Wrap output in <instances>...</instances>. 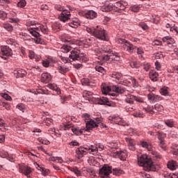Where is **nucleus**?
<instances>
[{
	"label": "nucleus",
	"instance_id": "nucleus-1",
	"mask_svg": "<svg viewBox=\"0 0 178 178\" xmlns=\"http://www.w3.org/2000/svg\"><path fill=\"white\" fill-rule=\"evenodd\" d=\"M138 165L143 166L144 170H146V172H155L156 170L152 159L146 154H143L138 157Z\"/></svg>",
	"mask_w": 178,
	"mask_h": 178
},
{
	"label": "nucleus",
	"instance_id": "nucleus-2",
	"mask_svg": "<svg viewBox=\"0 0 178 178\" xmlns=\"http://www.w3.org/2000/svg\"><path fill=\"white\" fill-rule=\"evenodd\" d=\"M86 31L89 33V34H91V35H93V37L102 40V41H108L109 40L106 31L100 26L92 28L86 27Z\"/></svg>",
	"mask_w": 178,
	"mask_h": 178
},
{
	"label": "nucleus",
	"instance_id": "nucleus-3",
	"mask_svg": "<svg viewBox=\"0 0 178 178\" xmlns=\"http://www.w3.org/2000/svg\"><path fill=\"white\" fill-rule=\"evenodd\" d=\"M92 95V92L84 90L83 92V97L86 99V101H89V102H92V104H98L99 105H106V104H109V99L106 97H91Z\"/></svg>",
	"mask_w": 178,
	"mask_h": 178
},
{
	"label": "nucleus",
	"instance_id": "nucleus-4",
	"mask_svg": "<svg viewBox=\"0 0 178 178\" xmlns=\"http://www.w3.org/2000/svg\"><path fill=\"white\" fill-rule=\"evenodd\" d=\"M82 118L86 123V129H85V131H87V130H92V129H95V127H98L102 124V118H97L92 120L91 119L90 115L88 113H83Z\"/></svg>",
	"mask_w": 178,
	"mask_h": 178
},
{
	"label": "nucleus",
	"instance_id": "nucleus-5",
	"mask_svg": "<svg viewBox=\"0 0 178 178\" xmlns=\"http://www.w3.org/2000/svg\"><path fill=\"white\" fill-rule=\"evenodd\" d=\"M113 90L117 94H123L126 91V88L122 86H113L112 88L104 85L102 86V92L104 95H108V97H116V93H109Z\"/></svg>",
	"mask_w": 178,
	"mask_h": 178
},
{
	"label": "nucleus",
	"instance_id": "nucleus-6",
	"mask_svg": "<svg viewBox=\"0 0 178 178\" xmlns=\"http://www.w3.org/2000/svg\"><path fill=\"white\" fill-rule=\"evenodd\" d=\"M128 3L126 1H118L113 4H108L102 8L103 12H111V10H115V12H120V10H124Z\"/></svg>",
	"mask_w": 178,
	"mask_h": 178
},
{
	"label": "nucleus",
	"instance_id": "nucleus-7",
	"mask_svg": "<svg viewBox=\"0 0 178 178\" xmlns=\"http://www.w3.org/2000/svg\"><path fill=\"white\" fill-rule=\"evenodd\" d=\"M69 58L74 60V62H76V60H79V62H87V60H88L87 56L81 53L80 50L77 49H74L71 51Z\"/></svg>",
	"mask_w": 178,
	"mask_h": 178
},
{
	"label": "nucleus",
	"instance_id": "nucleus-8",
	"mask_svg": "<svg viewBox=\"0 0 178 178\" xmlns=\"http://www.w3.org/2000/svg\"><path fill=\"white\" fill-rule=\"evenodd\" d=\"M112 173V166L105 164L99 169V175L102 178H108L109 175Z\"/></svg>",
	"mask_w": 178,
	"mask_h": 178
},
{
	"label": "nucleus",
	"instance_id": "nucleus-9",
	"mask_svg": "<svg viewBox=\"0 0 178 178\" xmlns=\"http://www.w3.org/2000/svg\"><path fill=\"white\" fill-rule=\"evenodd\" d=\"M110 76L118 83V84H122V86H127V82L123 80V75L119 72H114L110 74Z\"/></svg>",
	"mask_w": 178,
	"mask_h": 178
},
{
	"label": "nucleus",
	"instance_id": "nucleus-10",
	"mask_svg": "<svg viewBox=\"0 0 178 178\" xmlns=\"http://www.w3.org/2000/svg\"><path fill=\"white\" fill-rule=\"evenodd\" d=\"M108 120L111 123H115V124H120V126H128L127 123L123 118L119 116L112 115L108 117Z\"/></svg>",
	"mask_w": 178,
	"mask_h": 178
},
{
	"label": "nucleus",
	"instance_id": "nucleus-11",
	"mask_svg": "<svg viewBox=\"0 0 178 178\" xmlns=\"http://www.w3.org/2000/svg\"><path fill=\"white\" fill-rule=\"evenodd\" d=\"M19 173H22L27 178H31V174L33 173V168L28 165H20Z\"/></svg>",
	"mask_w": 178,
	"mask_h": 178
},
{
	"label": "nucleus",
	"instance_id": "nucleus-12",
	"mask_svg": "<svg viewBox=\"0 0 178 178\" xmlns=\"http://www.w3.org/2000/svg\"><path fill=\"white\" fill-rule=\"evenodd\" d=\"M140 145L143 147V148H145L152 155H154L156 158H161V156H158L156 154V152L154 150V147H152V145L150 143H148L145 141L140 142Z\"/></svg>",
	"mask_w": 178,
	"mask_h": 178
},
{
	"label": "nucleus",
	"instance_id": "nucleus-13",
	"mask_svg": "<svg viewBox=\"0 0 178 178\" xmlns=\"http://www.w3.org/2000/svg\"><path fill=\"white\" fill-rule=\"evenodd\" d=\"M111 59L112 60H120V55L119 54V53L112 52L110 55L107 54L103 56V60L108 61L111 60Z\"/></svg>",
	"mask_w": 178,
	"mask_h": 178
},
{
	"label": "nucleus",
	"instance_id": "nucleus-14",
	"mask_svg": "<svg viewBox=\"0 0 178 178\" xmlns=\"http://www.w3.org/2000/svg\"><path fill=\"white\" fill-rule=\"evenodd\" d=\"M147 99L150 104H155V102H159V101H162L163 97L154 93H150L147 95Z\"/></svg>",
	"mask_w": 178,
	"mask_h": 178
},
{
	"label": "nucleus",
	"instance_id": "nucleus-15",
	"mask_svg": "<svg viewBox=\"0 0 178 178\" xmlns=\"http://www.w3.org/2000/svg\"><path fill=\"white\" fill-rule=\"evenodd\" d=\"M123 48L124 51H127V52H129V54H133L134 50L137 49V47L134 46L129 41L125 42L124 44H123Z\"/></svg>",
	"mask_w": 178,
	"mask_h": 178
},
{
	"label": "nucleus",
	"instance_id": "nucleus-16",
	"mask_svg": "<svg viewBox=\"0 0 178 178\" xmlns=\"http://www.w3.org/2000/svg\"><path fill=\"white\" fill-rule=\"evenodd\" d=\"M58 19L60 20V22H67L69 19H70V12L67 10H63L61 14L58 16Z\"/></svg>",
	"mask_w": 178,
	"mask_h": 178
},
{
	"label": "nucleus",
	"instance_id": "nucleus-17",
	"mask_svg": "<svg viewBox=\"0 0 178 178\" xmlns=\"http://www.w3.org/2000/svg\"><path fill=\"white\" fill-rule=\"evenodd\" d=\"M125 140L127 143L129 149L136 151V140L130 137L125 138Z\"/></svg>",
	"mask_w": 178,
	"mask_h": 178
},
{
	"label": "nucleus",
	"instance_id": "nucleus-18",
	"mask_svg": "<svg viewBox=\"0 0 178 178\" xmlns=\"http://www.w3.org/2000/svg\"><path fill=\"white\" fill-rule=\"evenodd\" d=\"M87 151H88V148L87 147H80L77 148L76 149V154L79 159H80V158H83V156L87 154Z\"/></svg>",
	"mask_w": 178,
	"mask_h": 178
},
{
	"label": "nucleus",
	"instance_id": "nucleus-19",
	"mask_svg": "<svg viewBox=\"0 0 178 178\" xmlns=\"http://www.w3.org/2000/svg\"><path fill=\"white\" fill-rule=\"evenodd\" d=\"M114 154L115 156L119 158L121 161H126V158L129 156V154H127V150L117 151Z\"/></svg>",
	"mask_w": 178,
	"mask_h": 178
},
{
	"label": "nucleus",
	"instance_id": "nucleus-20",
	"mask_svg": "<svg viewBox=\"0 0 178 178\" xmlns=\"http://www.w3.org/2000/svg\"><path fill=\"white\" fill-rule=\"evenodd\" d=\"M52 80V76L48 72L42 73L41 75V81L42 83H49Z\"/></svg>",
	"mask_w": 178,
	"mask_h": 178
},
{
	"label": "nucleus",
	"instance_id": "nucleus-21",
	"mask_svg": "<svg viewBox=\"0 0 178 178\" xmlns=\"http://www.w3.org/2000/svg\"><path fill=\"white\" fill-rule=\"evenodd\" d=\"M97 16V13L92 10H90L85 13V17L86 19H89L90 20H94V19H96Z\"/></svg>",
	"mask_w": 178,
	"mask_h": 178
},
{
	"label": "nucleus",
	"instance_id": "nucleus-22",
	"mask_svg": "<svg viewBox=\"0 0 178 178\" xmlns=\"http://www.w3.org/2000/svg\"><path fill=\"white\" fill-rule=\"evenodd\" d=\"M14 74L15 77H17V79L22 78L27 75V72H26V70H24L19 69V70H17V71H15Z\"/></svg>",
	"mask_w": 178,
	"mask_h": 178
},
{
	"label": "nucleus",
	"instance_id": "nucleus-23",
	"mask_svg": "<svg viewBox=\"0 0 178 178\" xmlns=\"http://www.w3.org/2000/svg\"><path fill=\"white\" fill-rule=\"evenodd\" d=\"M1 52L4 56H10L12 55V49L8 46L1 47Z\"/></svg>",
	"mask_w": 178,
	"mask_h": 178
},
{
	"label": "nucleus",
	"instance_id": "nucleus-24",
	"mask_svg": "<svg viewBox=\"0 0 178 178\" xmlns=\"http://www.w3.org/2000/svg\"><path fill=\"white\" fill-rule=\"evenodd\" d=\"M57 70L61 74H65V73H67V72H69V67H67L66 65H62L60 64H58V65L57 67Z\"/></svg>",
	"mask_w": 178,
	"mask_h": 178
},
{
	"label": "nucleus",
	"instance_id": "nucleus-25",
	"mask_svg": "<svg viewBox=\"0 0 178 178\" xmlns=\"http://www.w3.org/2000/svg\"><path fill=\"white\" fill-rule=\"evenodd\" d=\"M167 166L168 169H170V170H176L178 168V164L175 161H168Z\"/></svg>",
	"mask_w": 178,
	"mask_h": 178
},
{
	"label": "nucleus",
	"instance_id": "nucleus-26",
	"mask_svg": "<svg viewBox=\"0 0 178 178\" xmlns=\"http://www.w3.org/2000/svg\"><path fill=\"white\" fill-rule=\"evenodd\" d=\"M163 42H166L168 45H172V44H175V39H173L170 36H165L162 38Z\"/></svg>",
	"mask_w": 178,
	"mask_h": 178
},
{
	"label": "nucleus",
	"instance_id": "nucleus-27",
	"mask_svg": "<svg viewBox=\"0 0 178 178\" xmlns=\"http://www.w3.org/2000/svg\"><path fill=\"white\" fill-rule=\"evenodd\" d=\"M149 79L152 80V81H156V79H158V76H159L158 74V72H156L155 70H151L149 73Z\"/></svg>",
	"mask_w": 178,
	"mask_h": 178
},
{
	"label": "nucleus",
	"instance_id": "nucleus-28",
	"mask_svg": "<svg viewBox=\"0 0 178 178\" xmlns=\"http://www.w3.org/2000/svg\"><path fill=\"white\" fill-rule=\"evenodd\" d=\"M143 111H145L147 113H151L152 115L155 113V111H154V106H149L147 105V107L143 106Z\"/></svg>",
	"mask_w": 178,
	"mask_h": 178
},
{
	"label": "nucleus",
	"instance_id": "nucleus-29",
	"mask_svg": "<svg viewBox=\"0 0 178 178\" xmlns=\"http://www.w3.org/2000/svg\"><path fill=\"white\" fill-rule=\"evenodd\" d=\"M129 65L132 69H139L141 67L140 61H131Z\"/></svg>",
	"mask_w": 178,
	"mask_h": 178
},
{
	"label": "nucleus",
	"instance_id": "nucleus-30",
	"mask_svg": "<svg viewBox=\"0 0 178 178\" xmlns=\"http://www.w3.org/2000/svg\"><path fill=\"white\" fill-rule=\"evenodd\" d=\"M84 129H80L79 128H72V131L74 134H76V136H81L83 134V131H84Z\"/></svg>",
	"mask_w": 178,
	"mask_h": 178
},
{
	"label": "nucleus",
	"instance_id": "nucleus-31",
	"mask_svg": "<svg viewBox=\"0 0 178 178\" xmlns=\"http://www.w3.org/2000/svg\"><path fill=\"white\" fill-rule=\"evenodd\" d=\"M131 99H134V101H136V102H140L141 104H144L145 105H147V102H144V99L143 97H137V96H131Z\"/></svg>",
	"mask_w": 178,
	"mask_h": 178
},
{
	"label": "nucleus",
	"instance_id": "nucleus-32",
	"mask_svg": "<svg viewBox=\"0 0 178 178\" xmlns=\"http://www.w3.org/2000/svg\"><path fill=\"white\" fill-rule=\"evenodd\" d=\"M61 41H63V42H70L72 44V37L69 35H64L61 36Z\"/></svg>",
	"mask_w": 178,
	"mask_h": 178
},
{
	"label": "nucleus",
	"instance_id": "nucleus-33",
	"mask_svg": "<svg viewBox=\"0 0 178 178\" xmlns=\"http://www.w3.org/2000/svg\"><path fill=\"white\" fill-rule=\"evenodd\" d=\"M60 49H61V52H63L64 54H67V52H70V51H72V47L64 44L60 48Z\"/></svg>",
	"mask_w": 178,
	"mask_h": 178
},
{
	"label": "nucleus",
	"instance_id": "nucleus-34",
	"mask_svg": "<svg viewBox=\"0 0 178 178\" xmlns=\"http://www.w3.org/2000/svg\"><path fill=\"white\" fill-rule=\"evenodd\" d=\"M160 94H161V95H168V94H169V88L164 86L162 88L160 89Z\"/></svg>",
	"mask_w": 178,
	"mask_h": 178
},
{
	"label": "nucleus",
	"instance_id": "nucleus-35",
	"mask_svg": "<svg viewBox=\"0 0 178 178\" xmlns=\"http://www.w3.org/2000/svg\"><path fill=\"white\" fill-rule=\"evenodd\" d=\"M165 137H166V134L163 132H158V138L159 141H165Z\"/></svg>",
	"mask_w": 178,
	"mask_h": 178
},
{
	"label": "nucleus",
	"instance_id": "nucleus-36",
	"mask_svg": "<svg viewBox=\"0 0 178 178\" xmlns=\"http://www.w3.org/2000/svg\"><path fill=\"white\" fill-rule=\"evenodd\" d=\"M38 29V30H41V31H42V33H43V34L48 33V28L44 25H40Z\"/></svg>",
	"mask_w": 178,
	"mask_h": 178
},
{
	"label": "nucleus",
	"instance_id": "nucleus-37",
	"mask_svg": "<svg viewBox=\"0 0 178 178\" xmlns=\"http://www.w3.org/2000/svg\"><path fill=\"white\" fill-rule=\"evenodd\" d=\"M96 72H99V73H105V68H104V67L98 65H96L95 67Z\"/></svg>",
	"mask_w": 178,
	"mask_h": 178
},
{
	"label": "nucleus",
	"instance_id": "nucleus-38",
	"mask_svg": "<svg viewBox=\"0 0 178 178\" xmlns=\"http://www.w3.org/2000/svg\"><path fill=\"white\" fill-rule=\"evenodd\" d=\"M17 109H19V111H22V112H24L26 110V106L24 104L19 103L16 106Z\"/></svg>",
	"mask_w": 178,
	"mask_h": 178
},
{
	"label": "nucleus",
	"instance_id": "nucleus-39",
	"mask_svg": "<svg viewBox=\"0 0 178 178\" xmlns=\"http://www.w3.org/2000/svg\"><path fill=\"white\" fill-rule=\"evenodd\" d=\"M154 108L157 112H162L163 111V106L156 104L154 106Z\"/></svg>",
	"mask_w": 178,
	"mask_h": 178
},
{
	"label": "nucleus",
	"instance_id": "nucleus-40",
	"mask_svg": "<svg viewBox=\"0 0 178 178\" xmlns=\"http://www.w3.org/2000/svg\"><path fill=\"white\" fill-rule=\"evenodd\" d=\"M165 124L168 126V127H173L175 122L172 120H166L164 121Z\"/></svg>",
	"mask_w": 178,
	"mask_h": 178
},
{
	"label": "nucleus",
	"instance_id": "nucleus-41",
	"mask_svg": "<svg viewBox=\"0 0 178 178\" xmlns=\"http://www.w3.org/2000/svg\"><path fill=\"white\" fill-rule=\"evenodd\" d=\"M1 97L4 98L6 101H12V97L6 93H0Z\"/></svg>",
	"mask_w": 178,
	"mask_h": 178
},
{
	"label": "nucleus",
	"instance_id": "nucleus-42",
	"mask_svg": "<svg viewBox=\"0 0 178 178\" xmlns=\"http://www.w3.org/2000/svg\"><path fill=\"white\" fill-rule=\"evenodd\" d=\"M63 130H72V129H74L73 124L72 123H68L64 124L63 127Z\"/></svg>",
	"mask_w": 178,
	"mask_h": 178
},
{
	"label": "nucleus",
	"instance_id": "nucleus-43",
	"mask_svg": "<svg viewBox=\"0 0 178 178\" xmlns=\"http://www.w3.org/2000/svg\"><path fill=\"white\" fill-rule=\"evenodd\" d=\"M3 27L6 30H7V31H12V30H13V26H12V25H10L9 23L4 24Z\"/></svg>",
	"mask_w": 178,
	"mask_h": 178
},
{
	"label": "nucleus",
	"instance_id": "nucleus-44",
	"mask_svg": "<svg viewBox=\"0 0 178 178\" xmlns=\"http://www.w3.org/2000/svg\"><path fill=\"white\" fill-rule=\"evenodd\" d=\"M29 31L30 34H31V35L35 37V38H37V37H40V33H38L37 31L33 30V29H29Z\"/></svg>",
	"mask_w": 178,
	"mask_h": 178
},
{
	"label": "nucleus",
	"instance_id": "nucleus-45",
	"mask_svg": "<svg viewBox=\"0 0 178 178\" xmlns=\"http://www.w3.org/2000/svg\"><path fill=\"white\" fill-rule=\"evenodd\" d=\"M133 116H134V118H144L145 115H144V113L139 111V112L134 113Z\"/></svg>",
	"mask_w": 178,
	"mask_h": 178
},
{
	"label": "nucleus",
	"instance_id": "nucleus-46",
	"mask_svg": "<svg viewBox=\"0 0 178 178\" xmlns=\"http://www.w3.org/2000/svg\"><path fill=\"white\" fill-rule=\"evenodd\" d=\"M88 151H89L90 154H92V155H95V154L98 152V147L88 148Z\"/></svg>",
	"mask_w": 178,
	"mask_h": 178
},
{
	"label": "nucleus",
	"instance_id": "nucleus-47",
	"mask_svg": "<svg viewBox=\"0 0 178 178\" xmlns=\"http://www.w3.org/2000/svg\"><path fill=\"white\" fill-rule=\"evenodd\" d=\"M103 51L104 52H105L106 54H110V55L112 54V50H111V47L109 46H104L103 47Z\"/></svg>",
	"mask_w": 178,
	"mask_h": 178
},
{
	"label": "nucleus",
	"instance_id": "nucleus-48",
	"mask_svg": "<svg viewBox=\"0 0 178 178\" xmlns=\"http://www.w3.org/2000/svg\"><path fill=\"white\" fill-rule=\"evenodd\" d=\"M6 42L8 45H16V40L13 38L7 39Z\"/></svg>",
	"mask_w": 178,
	"mask_h": 178
},
{
	"label": "nucleus",
	"instance_id": "nucleus-49",
	"mask_svg": "<svg viewBox=\"0 0 178 178\" xmlns=\"http://www.w3.org/2000/svg\"><path fill=\"white\" fill-rule=\"evenodd\" d=\"M1 158H9V153L8 152L2 150L0 152Z\"/></svg>",
	"mask_w": 178,
	"mask_h": 178
},
{
	"label": "nucleus",
	"instance_id": "nucleus-50",
	"mask_svg": "<svg viewBox=\"0 0 178 178\" xmlns=\"http://www.w3.org/2000/svg\"><path fill=\"white\" fill-rule=\"evenodd\" d=\"M113 175H115L116 176L119 175H122L123 173V170H122L120 168H114L113 169Z\"/></svg>",
	"mask_w": 178,
	"mask_h": 178
},
{
	"label": "nucleus",
	"instance_id": "nucleus-51",
	"mask_svg": "<svg viewBox=\"0 0 178 178\" xmlns=\"http://www.w3.org/2000/svg\"><path fill=\"white\" fill-rule=\"evenodd\" d=\"M159 145L163 151L166 150V145L165 144V140H160L159 142Z\"/></svg>",
	"mask_w": 178,
	"mask_h": 178
},
{
	"label": "nucleus",
	"instance_id": "nucleus-52",
	"mask_svg": "<svg viewBox=\"0 0 178 178\" xmlns=\"http://www.w3.org/2000/svg\"><path fill=\"white\" fill-rule=\"evenodd\" d=\"M131 97H134L133 95H130L127 97V98L125 99V102L127 104H134V99H131Z\"/></svg>",
	"mask_w": 178,
	"mask_h": 178
},
{
	"label": "nucleus",
	"instance_id": "nucleus-53",
	"mask_svg": "<svg viewBox=\"0 0 178 178\" xmlns=\"http://www.w3.org/2000/svg\"><path fill=\"white\" fill-rule=\"evenodd\" d=\"M82 86H90V79L88 78H83L81 80Z\"/></svg>",
	"mask_w": 178,
	"mask_h": 178
},
{
	"label": "nucleus",
	"instance_id": "nucleus-54",
	"mask_svg": "<svg viewBox=\"0 0 178 178\" xmlns=\"http://www.w3.org/2000/svg\"><path fill=\"white\" fill-rule=\"evenodd\" d=\"M143 69L145 70V72H149L151 69V65L148 63H143Z\"/></svg>",
	"mask_w": 178,
	"mask_h": 178
},
{
	"label": "nucleus",
	"instance_id": "nucleus-55",
	"mask_svg": "<svg viewBox=\"0 0 178 178\" xmlns=\"http://www.w3.org/2000/svg\"><path fill=\"white\" fill-rule=\"evenodd\" d=\"M140 8H141V7H140V6H136V5H135V6H131V7L130 8V9H131V12L137 13V12H138V10H140Z\"/></svg>",
	"mask_w": 178,
	"mask_h": 178
},
{
	"label": "nucleus",
	"instance_id": "nucleus-56",
	"mask_svg": "<svg viewBox=\"0 0 178 178\" xmlns=\"http://www.w3.org/2000/svg\"><path fill=\"white\" fill-rule=\"evenodd\" d=\"M26 0H21L17 3V6L18 8H24L26 6Z\"/></svg>",
	"mask_w": 178,
	"mask_h": 178
},
{
	"label": "nucleus",
	"instance_id": "nucleus-57",
	"mask_svg": "<svg viewBox=\"0 0 178 178\" xmlns=\"http://www.w3.org/2000/svg\"><path fill=\"white\" fill-rule=\"evenodd\" d=\"M165 27H166L167 29H170V30L171 31H173V30H175V31H176V33H178V29H177V27H172V26H170V24H166Z\"/></svg>",
	"mask_w": 178,
	"mask_h": 178
},
{
	"label": "nucleus",
	"instance_id": "nucleus-58",
	"mask_svg": "<svg viewBox=\"0 0 178 178\" xmlns=\"http://www.w3.org/2000/svg\"><path fill=\"white\" fill-rule=\"evenodd\" d=\"M38 140L39 143H41V144H44V145H48V144H49V141L48 140H44L42 138H39Z\"/></svg>",
	"mask_w": 178,
	"mask_h": 178
},
{
	"label": "nucleus",
	"instance_id": "nucleus-59",
	"mask_svg": "<svg viewBox=\"0 0 178 178\" xmlns=\"http://www.w3.org/2000/svg\"><path fill=\"white\" fill-rule=\"evenodd\" d=\"M0 105L1 106H3V108H6L7 111H9V109H10V104L9 103L1 102Z\"/></svg>",
	"mask_w": 178,
	"mask_h": 178
},
{
	"label": "nucleus",
	"instance_id": "nucleus-60",
	"mask_svg": "<svg viewBox=\"0 0 178 178\" xmlns=\"http://www.w3.org/2000/svg\"><path fill=\"white\" fill-rule=\"evenodd\" d=\"M29 57L30 59H34L35 58V53L33 51V50L29 51Z\"/></svg>",
	"mask_w": 178,
	"mask_h": 178
},
{
	"label": "nucleus",
	"instance_id": "nucleus-61",
	"mask_svg": "<svg viewBox=\"0 0 178 178\" xmlns=\"http://www.w3.org/2000/svg\"><path fill=\"white\" fill-rule=\"evenodd\" d=\"M48 88H49L50 90H53V91H58L59 90V88H58V87H56L52 84H49Z\"/></svg>",
	"mask_w": 178,
	"mask_h": 178
},
{
	"label": "nucleus",
	"instance_id": "nucleus-62",
	"mask_svg": "<svg viewBox=\"0 0 178 178\" xmlns=\"http://www.w3.org/2000/svg\"><path fill=\"white\" fill-rule=\"evenodd\" d=\"M116 42H118V44H122V47H123V45H124V44H126V42H127V40H126L124 39L120 38L118 40H116Z\"/></svg>",
	"mask_w": 178,
	"mask_h": 178
},
{
	"label": "nucleus",
	"instance_id": "nucleus-63",
	"mask_svg": "<svg viewBox=\"0 0 178 178\" xmlns=\"http://www.w3.org/2000/svg\"><path fill=\"white\" fill-rule=\"evenodd\" d=\"M138 55H140V58H143V54H144V50L141 47L137 48Z\"/></svg>",
	"mask_w": 178,
	"mask_h": 178
},
{
	"label": "nucleus",
	"instance_id": "nucleus-64",
	"mask_svg": "<svg viewBox=\"0 0 178 178\" xmlns=\"http://www.w3.org/2000/svg\"><path fill=\"white\" fill-rule=\"evenodd\" d=\"M42 66H44V67H49V61L42 60Z\"/></svg>",
	"mask_w": 178,
	"mask_h": 178
}]
</instances>
